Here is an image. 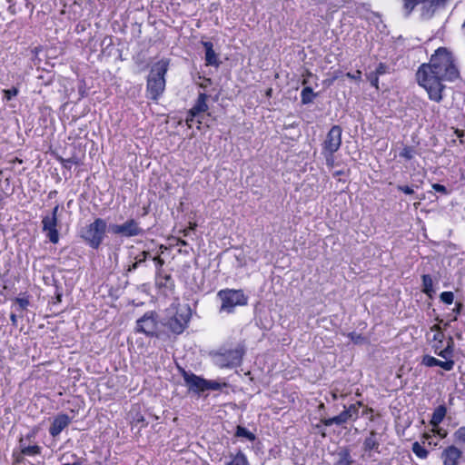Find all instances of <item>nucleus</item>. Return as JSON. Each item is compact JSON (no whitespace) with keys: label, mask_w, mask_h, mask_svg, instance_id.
<instances>
[{"label":"nucleus","mask_w":465,"mask_h":465,"mask_svg":"<svg viewBox=\"0 0 465 465\" xmlns=\"http://www.w3.org/2000/svg\"><path fill=\"white\" fill-rule=\"evenodd\" d=\"M416 78L418 84L422 86L428 93L430 100L440 102L442 99V91L445 88L443 79L440 74H436L435 71L430 68L427 64H422L417 73Z\"/></svg>","instance_id":"1"},{"label":"nucleus","mask_w":465,"mask_h":465,"mask_svg":"<svg viewBox=\"0 0 465 465\" xmlns=\"http://www.w3.org/2000/svg\"><path fill=\"white\" fill-rule=\"evenodd\" d=\"M427 64L435 71L436 74H440L447 81L459 77V70L454 64L452 54L447 48H438Z\"/></svg>","instance_id":"2"},{"label":"nucleus","mask_w":465,"mask_h":465,"mask_svg":"<svg viewBox=\"0 0 465 465\" xmlns=\"http://www.w3.org/2000/svg\"><path fill=\"white\" fill-rule=\"evenodd\" d=\"M169 68V60L162 59L155 63L147 78V95L152 100H158L165 89V74Z\"/></svg>","instance_id":"3"},{"label":"nucleus","mask_w":465,"mask_h":465,"mask_svg":"<svg viewBox=\"0 0 465 465\" xmlns=\"http://www.w3.org/2000/svg\"><path fill=\"white\" fill-rule=\"evenodd\" d=\"M107 230V223L102 218L94 221L80 230V237L93 249H98L103 242Z\"/></svg>","instance_id":"4"},{"label":"nucleus","mask_w":465,"mask_h":465,"mask_svg":"<svg viewBox=\"0 0 465 465\" xmlns=\"http://www.w3.org/2000/svg\"><path fill=\"white\" fill-rule=\"evenodd\" d=\"M168 319L164 325L175 334L182 333L187 327L190 320V309L187 306L171 307L167 310Z\"/></svg>","instance_id":"5"},{"label":"nucleus","mask_w":465,"mask_h":465,"mask_svg":"<svg viewBox=\"0 0 465 465\" xmlns=\"http://www.w3.org/2000/svg\"><path fill=\"white\" fill-rule=\"evenodd\" d=\"M222 301L221 311L231 313L236 306L247 304L248 298L242 290L226 289L217 293Z\"/></svg>","instance_id":"6"},{"label":"nucleus","mask_w":465,"mask_h":465,"mask_svg":"<svg viewBox=\"0 0 465 465\" xmlns=\"http://www.w3.org/2000/svg\"><path fill=\"white\" fill-rule=\"evenodd\" d=\"M434 352L440 357L445 359V361L439 360L436 366L442 368L445 371H451L455 365V361L452 360L454 352V341L452 337H449L446 341L445 348L438 344H432Z\"/></svg>","instance_id":"7"},{"label":"nucleus","mask_w":465,"mask_h":465,"mask_svg":"<svg viewBox=\"0 0 465 465\" xmlns=\"http://www.w3.org/2000/svg\"><path fill=\"white\" fill-rule=\"evenodd\" d=\"M109 231L115 235L122 237H134L143 234V230L134 219H128L123 224H111Z\"/></svg>","instance_id":"8"},{"label":"nucleus","mask_w":465,"mask_h":465,"mask_svg":"<svg viewBox=\"0 0 465 465\" xmlns=\"http://www.w3.org/2000/svg\"><path fill=\"white\" fill-rule=\"evenodd\" d=\"M342 130L339 125H333L328 132L322 144V153H334L341 144Z\"/></svg>","instance_id":"9"},{"label":"nucleus","mask_w":465,"mask_h":465,"mask_svg":"<svg viewBox=\"0 0 465 465\" xmlns=\"http://www.w3.org/2000/svg\"><path fill=\"white\" fill-rule=\"evenodd\" d=\"M243 356V350L236 348L229 350L223 353H220L216 358V364L221 368H232L239 366L242 363Z\"/></svg>","instance_id":"10"},{"label":"nucleus","mask_w":465,"mask_h":465,"mask_svg":"<svg viewBox=\"0 0 465 465\" xmlns=\"http://www.w3.org/2000/svg\"><path fill=\"white\" fill-rule=\"evenodd\" d=\"M208 95L204 93H201L198 95V98L193 104V106L189 110L188 115L186 117V124L189 127L192 126V122L201 114L205 113L208 110L207 105Z\"/></svg>","instance_id":"11"},{"label":"nucleus","mask_w":465,"mask_h":465,"mask_svg":"<svg viewBox=\"0 0 465 465\" xmlns=\"http://www.w3.org/2000/svg\"><path fill=\"white\" fill-rule=\"evenodd\" d=\"M462 454L458 447L450 445L441 451L440 460L443 465H459Z\"/></svg>","instance_id":"12"},{"label":"nucleus","mask_w":465,"mask_h":465,"mask_svg":"<svg viewBox=\"0 0 465 465\" xmlns=\"http://www.w3.org/2000/svg\"><path fill=\"white\" fill-rule=\"evenodd\" d=\"M43 231L46 232V236L52 243H57L59 241V232L57 227V218L46 215L42 220Z\"/></svg>","instance_id":"13"},{"label":"nucleus","mask_w":465,"mask_h":465,"mask_svg":"<svg viewBox=\"0 0 465 465\" xmlns=\"http://www.w3.org/2000/svg\"><path fill=\"white\" fill-rule=\"evenodd\" d=\"M156 329L157 322L152 312L145 313L137 321V330L146 335H153L156 332Z\"/></svg>","instance_id":"14"},{"label":"nucleus","mask_w":465,"mask_h":465,"mask_svg":"<svg viewBox=\"0 0 465 465\" xmlns=\"http://www.w3.org/2000/svg\"><path fill=\"white\" fill-rule=\"evenodd\" d=\"M183 379L190 391L195 393L205 391V380L203 378L183 371Z\"/></svg>","instance_id":"15"},{"label":"nucleus","mask_w":465,"mask_h":465,"mask_svg":"<svg viewBox=\"0 0 465 465\" xmlns=\"http://www.w3.org/2000/svg\"><path fill=\"white\" fill-rule=\"evenodd\" d=\"M70 423V418L66 414H59L50 426L49 432L53 437H56Z\"/></svg>","instance_id":"16"},{"label":"nucleus","mask_w":465,"mask_h":465,"mask_svg":"<svg viewBox=\"0 0 465 465\" xmlns=\"http://www.w3.org/2000/svg\"><path fill=\"white\" fill-rule=\"evenodd\" d=\"M205 49V62L207 65H219L218 56L213 50V45L210 41H202Z\"/></svg>","instance_id":"17"},{"label":"nucleus","mask_w":465,"mask_h":465,"mask_svg":"<svg viewBox=\"0 0 465 465\" xmlns=\"http://www.w3.org/2000/svg\"><path fill=\"white\" fill-rule=\"evenodd\" d=\"M365 19L370 27H375L376 29H379L380 27H386L381 15L378 12L367 11L365 14Z\"/></svg>","instance_id":"18"},{"label":"nucleus","mask_w":465,"mask_h":465,"mask_svg":"<svg viewBox=\"0 0 465 465\" xmlns=\"http://www.w3.org/2000/svg\"><path fill=\"white\" fill-rule=\"evenodd\" d=\"M379 448L380 442L377 439V432L371 430L370 435L364 440L363 450L364 451L375 450L376 452L380 453Z\"/></svg>","instance_id":"19"},{"label":"nucleus","mask_w":465,"mask_h":465,"mask_svg":"<svg viewBox=\"0 0 465 465\" xmlns=\"http://www.w3.org/2000/svg\"><path fill=\"white\" fill-rule=\"evenodd\" d=\"M351 420L350 415L345 411H341L339 415L329 419H322V422L325 426H331L332 424L341 425Z\"/></svg>","instance_id":"20"},{"label":"nucleus","mask_w":465,"mask_h":465,"mask_svg":"<svg viewBox=\"0 0 465 465\" xmlns=\"http://www.w3.org/2000/svg\"><path fill=\"white\" fill-rule=\"evenodd\" d=\"M446 413L447 409L444 405L438 406L431 415L430 424L433 427H438V425L444 420Z\"/></svg>","instance_id":"21"},{"label":"nucleus","mask_w":465,"mask_h":465,"mask_svg":"<svg viewBox=\"0 0 465 465\" xmlns=\"http://www.w3.org/2000/svg\"><path fill=\"white\" fill-rule=\"evenodd\" d=\"M21 452L18 456H35L41 453V447L38 445L25 446L23 440H20Z\"/></svg>","instance_id":"22"},{"label":"nucleus","mask_w":465,"mask_h":465,"mask_svg":"<svg viewBox=\"0 0 465 465\" xmlns=\"http://www.w3.org/2000/svg\"><path fill=\"white\" fill-rule=\"evenodd\" d=\"M431 331H434V334H433V337L431 339V341L433 342V344H438V345H441L442 348H445V346H443V341L445 340V335L444 333L440 331V327L439 325H433L431 328H430Z\"/></svg>","instance_id":"23"},{"label":"nucleus","mask_w":465,"mask_h":465,"mask_svg":"<svg viewBox=\"0 0 465 465\" xmlns=\"http://www.w3.org/2000/svg\"><path fill=\"white\" fill-rule=\"evenodd\" d=\"M316 96H317V94H315L311 87L306 86L302 89V91L301 93L302 104H311Z\"/></svg>","instance_id":"24"},{"label":"nucleus","mask_w":465,"mask_h":465,"mask_svg":"<svg viewBox=\"0 0 465 465\" xmlns=\"http://www.w3.org/2000/svg\"><path fill=\"white\" fill-rule=\"evenodd\" d=\"M225 465H250L245 454L239 450L235 455L232 456L231 461L227 462Z\"/></svg>","instance_id":"25"},{"label":"nucleus","mask_w":465,"mask_h":465,"mask_svg":"<svg viewBox=\"0 0 465 465\" xmlns=\"http://www.w3.org/2000/svg\"><path fill=\"white\" fill-rule=\"evenodd\" d=\"M411 450L420 459L425 460L429 456V450H427L420 442L415 441L412 443Z\"/></svg>","instance_id":"26"},{"label":"nucleus","mask_w":465,"mask_h":465,"mask_svg":"<svg viewBox=\"0 0 465 465\" xmlns=\"http://www.w3.org/2000/svg\"><path fill=\"white\" fill-rule=\"evenodd\" d=\"M422 286L423 292L429 296H431V294L434 292L433 281L429 274L422 275Z\"/></svg>","instance_id":"27"},{"label":"nucleus","mask_w":465,"mask_h":465,"mask_svg":"<svg viewBox=\"0 0 465 465\" xmlns=\"http://www.w3.org/2000/svg\"><path fill=\"white\" fill-rule=\"evenodd\" d=\"M235 436L239 437V438H241V437L246 438L250 441H254L256 439V436L254 433H252V431L248 430L246 428H244L241 425H238L236 427Z\"/></svg>","instance_id":"28"},{"label":"nucleus","mask_w":465,"mask_h":465,"mask_svg":"<svg viewBox=\"0 0 465 465\" xmlns=\"http://www.w3.org/2000/svg\"><path fill=\"white\" fill-rule=\"evenodd\" d=\"M352 460L348 450L339 452V460L334 465H351Z\"/></svg>","instance_id":"29"},{"label":"nucleus","mask_w":465,"mask_h":465,"mask_svg":"<svg viewBox=\"0 0 465 465\" xmlns=\"http://www.w3.org/2000/svg\"><path fill=\"white\" fill-rule=\"evenodd\" d=\"M421 5L424 7V2L420 0H403V7L407 13H411L417 5Z\"/></svg>","instance_id":"30"},{"label":"nucleus","mask_w":465,"mask_h":465,"mask_svg":"<svg viewBox=\"0 0 465 465\" xmlns=\"http://www.w3.org/2000/svg\"><path fill=\"white\" fill-rule=\"evenodd\" d=\"M226 383H220L216 381H207L205 380V391L212 390V391H219L223 387H225Z\"/></svg>","instance_id":"31"},{"label":"nucleus","mask_w":465,"mask_h":465,"mask_svg":"<svg viewBox=\"0 0 465 465\" xmlns=\"http://www.w3.org/2000/svg\"><path fill=\"white\" fill-rule=\"evenodd\" d=\"M456 442L465 444V426L459 428L453 434Z\"/></svg>","instance_id":"32"},{"label":"nucleus","mask_w":465,"mask_h":465,"mask_svg":"<svg viewBox=\"0 0 465 465\" xmlns=\"http://www.w3.org/2000/svg\"><path fill=\"white\" fill-rule=\"evenodd\" d=\"M347 336L355 344H361L366 341V339L361 334L356 333L354 331L349 332Z\"/></svg>","instance_id":"33"},{"label":"nucleus","mask_w":465,"mask_h":465,"mask_svg":"<svg viewBox=\"0 0 465 465\" xmlns=\"http://www.w3.org/2000/svg\"><path fill=\"white\" fill-rule=\"evenodd\" d=\"M439 360L430 356V355H425L423 356L421 360V363L427 367H433L436 366Z\"/></svg>","instance_id":"34"},{"label":"nucleus","mask_w":465,"mask_h":465,"mask_svg":"<svg viewBox=\"0 0 465 465\" xmlns=\"http://www.w3.org/2000/svg\"><path fill=\"white\" fill-rule=\"evenodd\" d=\"M400 155L405 158L406 160H411L414 155V149L410 146H405L400 153Z\"/></svg>","instance_id":"35"},{"label":"nucleus","mask_w":465,"mask_h":465,"mask_svg":"<svg viewBox=\"0 0 465 465\" xmlns=\"http://www.w3.org/2000/svg\"><path fill=\"white\" fill-rule=\"evenodd\" d=\"M350 415L351 420H356L358 418V407L356 404L350 405L347 409L344 410Z\"/></svg>","instance_id":"36"},{"label":"nucleus","mask_w":465,"mask_h":465,"mask_svg":"<svg viewBox=\"0 0 465 465\" xmlns=\"http://www.w3.org/2000/svg\"><path fill=\"white\" fill-rule=\"evenodd\" d=\"M440 300L447 304H451L454 300V294L451 292H443L440 294Z\"/></svg>","instance_id":"37"},{"label":"nucleus","mask_w":465,"mask_h":465,"mask_svg":"<svg viewBox=\"0 0 465 465\" xmlns=\"http://www.w3.org/2000/svg\"><path fill=\"white\" fill-rule=\"evenodd\" d=\"M367 79L371 82V84L376 89H379V75L375 73L367 74Z\"/></svg>","instance_id":"38"},{"label":"nucleus","mask_w":465,"mask_h":465,"mask_svg":"<svg viewBox=\"0 0 465 465\" xmlns=\"http://www.w3.org/2000/svg\"><path fill=\"white\" fill-rule=\"evenodd\" d=\"M4 95H5V98L9 101L11 100L13 97L16 96L17 94H18V89L15 88V87H13L11 89H7V90H4Z\"/></svg>","instance_id":"39"},{"label":"nucleus","mask_w":465,"mask_h":465,"mask_svg":"<svg viewBox=\"0 0 465 465\" xmlns=\"http://www.w3.org/2000/svg\"><path fill=\"white\" fill-rule=\"evenodd\" d=\"M15 303L18 306V310H25L29 305V301L26 298H16Z\"/></svg>","instance_id":"40"},{"label":"nucleus","mask_w":465,"mask_h":465,"mask_svg":"<svg viewBox=\"0 0 465 465\" xmlns=\"http://www.w3.org/2000/svg\"><path fill=\"white\" fill-rule=\"evenodd\" d=\"M432 189L435 192L440 193L442 194H447L448 193L447 188L444 185L440 184V183H433L432 184Z\"/></svg>","instance_id":"41"},{"label":"nucleus","mask_w":465,"mask_h":465,"mask_svg":"<svg viewBox=\"0 0 465 465\" xmlns=\"http://www.w3.org/2000/svg\"><path fill=\"white\" fill-rule=\"evenodd\" d=\"M387 71L388 66L383 63H380L374 73L377 74L378 75H381L386 74Z\"/></svg>","instance_id":"42"},{"label":"nucleus","mask_w":465,"mask_h":465,"mask_svg":"<svg viewBox=\"0 0 465 465\" xmlns=\"http://www.w3.org/2000/svg\"><path fill=\"white\" fill-rule=\"evenodd\" d=\"M397 189L399 191L404 193L405 194H413L414 193V190L412 189V187L408 186V185H398Z\"/></svg>","instance_id":"43"},{"label":"nucleus","mask_w":465,"mask_h":465,"mask_svg":"<svg viewBox=\"0 0 465 465\" xmlns=\"http://www.w3.org/2000/svg\"><path fill=\"white\" fill-rule=\"evenodd\" d=\"M346 76L352 80H361V72L360 70H357L354 74L347 73Z\"/></svg>","instance_id":"44"},{"label":"nucleus","mask_w":465,"mask_h":465,"mask_svg":"<svg viewBox=\"0 0 465 465\" xmlns=\"http://www.w3.org/2000/svg\"><path fill=\"white\" fill-rule=\"evenodd\" d=\"M148 256H149V252L146 251H143V252H142V253L140 255L135 257V260L137 262H139V264H140L142 262H144L146 261V259L148 258Z\"/></svg>","instance_id":"45"},{"label":"nucleus","mask_w":465,"mask_h":465,"mask_svg":"<svg viewBox=\"0 0 465 465\" xmlns=\"http://www.w3.org/2000/svg\"><path fill=\"white\" fill-rule=\"evenodd\" d=\"M326 158V163L330 167H333L334 165V158L333 153H323Z\"/></svg>","instance_id":"46"},{"label":"nucleus","mask_w":465,"mask_h":465,"mask_svg":"<svg viewBox=\"0 0 465 465\" xmlns=\"http://www.w3.org/2000/svg\"><path fill=\"white\" fill-rule=\"evenodd\" d=\"M153 261L155 262L157 269H161L163 267V265L164 264L163 259H162L160 256L154 257Z\"/></svg>","instance_id":"47"},{"label":"nucleus","mask_w":465,"mask_h":465,"mask_svg":"<svg viewBox=\"0 0 465 465\" xmlns=\"http://www.w3.org/2000/svg\"><path fill=\"white\" fill-rule=\"evenodd\" d=\"M144 421V418L143 415L141 414H138L137 417L134 420V423L135 424H138V423H143Z\"/></svg>","instance_id":"48"},{"label":"nucleus","mask_w":465,"mask_h":465,"mask_svg":"<svg viewBox=\"0 0 465 465\" xmlns=\"http://www.w3.org/2000/svg\"><path fill=\"white\" fill-rule=\"evenodd\" d=\"M139 265V262L135 261L132 265L129 266L127 269V272H132L134 270H136Z\"/></svg>","instance_id":"49"},{"label":"nucleus","mask_w":465,"mask_h":465,"mask_svg":"<svg viewBox=\"0 0 465 465\" xmlns=\"http://www.w3.org/2000/svg\"><path fill=\"white\" fill-rule=\"evenodd\" d=\"M10 320L12 322V324L14 326H16L17 325V318H16V315L15 313H11L10 315Z\"/></svg>","instance_id":"50"},{"label":"nucleus","mask_w":465,"mask_h":465,"mask_svg":"<svg viewBox=\"0 0 465 465\" xmlns=\"http://www.w3.org/2000/svg\"><path fill=\"white\" fill-rule=\"evenodd\" d=\"M58 210H59V206L56 205L53 211H52V214L49 215V217H54V218H57V213H58Z\"/></svg>","instance_id":"51"},{"label":"nucleus","mask_w":465,"mask_h":465,"mask_svg":"<svg viewBox=\"0 0 465 465\" xmlns=\"http://www.w3.org/2000/svg\"><path fill=\"white\" fill-rule=\"evenodd\" d=\"M195 226H196V224L194 223V224H193V225H192L189 229H185V230L183 231V234H184V236H187V235H188V233H189V231H190V230H194Z\"/></svg>","instance_id":"52"},{"label":"nucleus","mask_w":465,"mask_h":465,"mask_svg":"<svg viewBox=\"0 0 465 465\" xmlns=\"http://www.w3.org/2000/svg\"><path fill=\"white\" fill-rule=\"evenodd\" d=\"M62 465H83V462L82 461H75V462H73V463H64Z\"/></svg>","instance_id":"53"},{"label":"nucleus","mask_w":465,"mask_h":465,"mask_svg":"<svg viewBox=\"0 0 465 465\" xmlns=\"http://www.w3.org/2000/svg\"><path fill=\"white\" fill-rule=\"evenodd\" d=\"M437 432H438V434H439L441 438H445V437H446V435H447V432H446V431L441 432V430H439Z\"/></svg>","instance_id":"54"},{"label":"nucleus","mask_w":465,"mask_h":465,"mask_svg":"<svg viewBox=\"0 0 465 465\" xmlns=\"http://www.w3.org/2000/svg\"><path fill=\"white\" fill-rule=\"evenodd\" d=\"M331 398L333 401H336L338 399V395L335 391L331 392Z\"/></svg>","instance_id":"55"},{"label":"nucleus","mask_w":465,"mask_h":465,"mask_svg":"<svg viewBox=\"0 0 465 465\" xmlns=\"http://www.w3.org/2000/svg\"><path fill=\"white\" fill-rule=\"evenodd\" d=\"M179 244L183 246H186L187 242L184 240H179Z\"/></svg>","instance_id":"56"},{"label":"nucleus","mask_w":465,"mask_h":465,"mask_svg":"<svg viewBox=\"0 0 465 465\" xmlns=\"http://www.w3.org/2000/svg\"><path fill=\"white\" fill-rule=\"evenodd\" d=\"M165 280H166V281H170V280H171V276H170V275H166V276H165Z\"/></svg>","instance_id":"57"},{"label":"nucleus","mask_w":465,"mask_h":465,"mask_svg":"<svg viewBox=\"0 0 465 465\" xmlns=\"http://www.w3.org/2000/svg\"><path fill=\"white\" fill-rule=\"evenodd\" d=\"M15 161L16 163H22V160H20V159H18V158H15Z\"/></svg>","instance_id":"58"},{"label":"nucleus","mask_w":465,"mask_h":465,"mask_svg":"<svg viewBox=\"0 0 465 465\" xmlns=\"http://www.w3.org/2000/svg\"><path fill=\"white\" fill-rule=\"evenodd\" d=\"M341 173H342V172L339 171V172H336V173H335V175H340V174H341Z\"/></svg>","instance_id":"59"},{"label":"nucleus","mask_w":465,"mask_h":465,"mask_svg":"<svg viewBox=\"0 0 465 465\" xmlns=\"http://www.w3.org/2000/svg\"><path fill=\"white\" fill-rule=\"evenodd\" d=\"M425 439H429L430 436L429 434H424L423 436Z\"/></svg>","instance_id":"60"},{"label":"nucleus","mask_w":465,"mask_h":465,"mask_svg":"<svg viewBox=\"0 0 465 465\" xmlns=\"http://www.w3.org/2000/svg\"><path fill=\"white\" fill-rule=\"evenodd\" d=\"M271 93H272V89H269V90L267 91V95H270V94H271Z\"/></svg>","instance_id":"61"},{"label":"nucleus","mask_w":465,"mask_h":465,"mask_svg":"<svg viewBox=\"0 0 465 465\" xmlns=\"http://www.w3.org/2000/svg\"><path fill=\"white\" fill-rule=\"evenodd\" d=\"M337 77H338L337 75L333 76V78H332V80L331 81V83L333 80H335Z\"/></svg>","instance_id":"62"},{"label":"nucleus","mask_w":465,"mask_h":465,"mask_svg":"<svg viewBox=\"0 0 465 465\" xmlns=\"http://www.w3.org/2000/svg\"><path fill=\"white\" fill-rule=\"evenodd\" d=\"M307 84V81L306 80H303L302 81V84Z\"/></svg>","instance_id":"63"}]
</instances>
